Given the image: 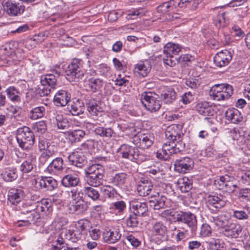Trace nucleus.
Listing matches in <instances>:
<instances>
[{
  "mask_svg": "<svg viewBox=\"0 0 250 250\" xmlns=\"http://www.w3.org/2000/svg\"><path fill=\"white\" fill-rule=\"evenodd\" d=\"M185 147V144L182 141V138L177 139L173 142H167L162 148L156 153L158 158L167 160L169 159L170 155L176 154L183 151Z\"/></svg>",
  "mask_w": 250,
  "mask_h": 250,
  "instance_id": "f257e3e1",
  "label": "nucleus"
},
{
  "mask_svg": "<svg viewBox=\"0 0 250 250\" xmlns=\"http://www.w3.org/2000/svg\"><path fill=\"white\" fill-rule=\"evenodd\" d=\"M119 149L123 158L137 163H141L149 158L147 155L140 153L137 148L126 144L121 145Z\"/></svg>",
  "mask_w": 250,
  "mask_h": 250,
  "instance_id": "f03ea898",
  "label": "nucleus"
},
{
  "mask_svg": "<svg viewBox=\"0 0 250 250\" xmlns=\"http://www.w3.org/2000/svg\"><path fill=\"white\" fill-rule=\"evenodd\" d=\"M16 138L19 146L22 149H30L34 144V133L30 128L27 126L18 129Z\"/></svg>",
  "mask_w": 250,
  "mask_h": 250,
  "instance_id": "7ed1b4c3",
  "label": "nucleus"
},
{
  "mask_svg": "<svg viewBox=\"0 0 250 250\" xmlns=\"http://www.w3.org/2000/svg\"><path fill=\"white\" fill-rule=\"evenodd\" d=\"M158 95L150 91L144 92L141 95V103L150 112H156L161 107Z\"/></svg>",
  "mask_w": 250,
  "mask_h": 250,
  "instance_id": "20e7f679",
  "label": "nucleus"
},
{
  "mask_svg": "<svg viewBox=\"0 0 250 250\" xmlns=\"http://www.w3.org/2000/svg\"><path fill=\"white\" fill-rule=\"evenodd\" d=\"M230 175L225 174L215 180L214 184L218 189L224 190L229 193H233L235 191L236 188H238L233 176L235 174L231 173Z\"/></svg>",
  "mask_w": 250,
  "mask_h": 250,
  "instance_id": "39448f33",
  "label": "nucleus"
},
{
  "mask_svg": "<svg viewBox=\"0 0 250 250\" xmlns=\"http://www.w3.org/2000/svg\"><path fill=\"white\" fill-rule=\"evenodd\" d=\"M181 47L179 44L169 42L164 46L163 55H160L156 57L155 61H163L164 62L169 61L170 62H174L172 59L174 58L173 55H176L181 51Z\"/></svg>",
  "mask_w": 250,
  "mask_h": 250,
  "instance_id": "423d86ee",
  "label": "nucleus"
},
{
  "mask_svg": "<svg viewBox=\"0 0 250 250\" xmlns=\"http://www.w3.org/2000/svg\"><path fill=\"white\" fill-rule=\"evenodd\" d=\"M57 80L53 74H46L42 76L41 79V86L40 94L41 96L48 95L52 89H54L56 85Z\"/></svg>",
  "mask_w": 250,
  "mask_h": 250,
  "instance_id": "0eeeda50",
  "label": "nucleus"
},
{
  "mask_svg": "<svg viewBox=\"0 0 250 250\" xmlns=\"http://www.w3.org/2000/svg\"><path fill=\"white\" fill-rule=\"evenodd\" d=\"M154 137L151 133L140 134L133 136L131 142L136 147L144 149L149 148L153 144Z\"/></svg>",
  "mask_w": 250,
  "mask_h": 250,
  "instance_id": "6e6552de",
  "label": "nucleus"
},
{
  "mask_svg": "<svg viewBox=\"0 0 250 250\" xmlns=\"http://www.w3.org/2000/svg\"><path fill=\"white\" fill-rule=\"evenodd\" d=\"M33 185L38 189L43 188L52 191L57 187V182L51 177H43L34 179Z\"/></svg>",
  "mask_w": 250,
  "mask_h": 250,
  "instance_id": "1a4fd4ad",
  "label": "nucleus"
},
{
  "mask_svg": "<svg viewBox=\"0 0 250 250\" xmlns=\"http://www.w3.org/2000/svg\"><path fill=\"white\" fill-rule=\"evenodd\" d=\"M227 203L226 197L222 195H209L208 197L206 204L210 210L216 212L224 207Z\"/></svg>",
  "mask_w": 250,
  "mask_h": 250,
  "instance_id": "9d476101",
  "label": "nucleus"
},
{
  "mask_svg": "<svg viewBox=\"0 0 250 250\" xmlns=\"http://www.w3.org/2000/svg\"><path fill=\"white\" fill-rule=\"evenodd\" d=\"M67 66L62 65V71L65 69L66 77L69 81H75L83 76L84 72L77 65V63H66Z\"/></svg>",
  "mask_w": 250,
  "mask_h": 250,
  "instance_id": "9b49d317",
  "label": "nucleus"
},
{
  "mask_svg": "<svg viewBox=\"0 0 250 250\" xmlns=\"http://www.w3.org/2000/svg\"><path fill=\"white\" fill-rule=\"evenodd\" d=\"M174 166L175 171L181 173H186L192 169L194 162L188 157H182L175 161Z\"/></svg>",
  "mask_w": 250,
  "mask_h": 250,
  "instance_id": "f8f14e48",
  "label": "nucleus"
},
{
  "mask_svg": "<svg viewBox=\"0 0 250 250\" xmlns=\"http://www.w3.org/2000/svg\"><path fill=\"white\" fill-rule=\"evenodd\" d=\"M4 10L10 16H15L22 14L25 6L21 3L8 0L3 3Z\"/></svg>",
  "mask_w": 250,
  "mask_h": 250,
  "instance_id": "ddd939ff",
  "label": "nucleus"
},
{
  "mask_svg": "<svg viewBox=\"0 0 250 250\" xmlns=\"http://www.w3.org/2000/svg\"><path fill=\"white\" fill-rule=\"evenodd\" d=\"M105 160V157L96 158L95 163L89 166L85 169V175H104V168L103 164Z\"/></svg>",
  "mask_w": 250,
  "mask_h": 250,
  "instance_id": "4468645a",
  "label": "nucleus"
},
{
  "mask_svg": "<svg viewBox=\"0 0 250 250\" xmlns=\"http://www.w3.org/2000/svg\"><path fill=\"white\" fill-rule=\"evenodd\" d=\"M178 223H182L186 224L191 230L197 229V220L196 215L189 211H181L178 221Z\"/></svg>",
  "mask_w": 250,
  "mask_h": 250,
  "instance_id": "2eb2a0df",
  "label": "nucleus"
},
{
  "mask_svg": "<svg viewBox=\"0 0 250 250\" xmlns=\"http://www.w3.org/2000/svg\"><path fill=\"white\" fill-rule=\"evenodd\" d=\"M89 222L86 219H80L75 224V228L78 234L69 230V233L71 236L70 239L72 241H75V239L78 240L82 238V233H86L87 228L89 227Z\"/></svg>",
  "mask_w": 250,
  "mask_h": 250,
  "instance_id": "dca6fc26",
  "label": "nucleus"
},
{
  "mask_svg": "<svg viewBox=\"0 0 250 250\" xmlns=\"http://www.w3.org/2000/svg\"><path fill=\"white\" fill-rule=\"evenodd\" d=\"M183 126L181 125L173 124L168 126L165 131L166 137L167 140L173 142L183 138Z\"/></svg>",
  "mask_w": 250,
  "mask_h": 250,
  "instance_id": "f3484780",
  "label": "nucleus"
},
{
  "mask_svg": "<svg viewBox=\"0 0 250 250\" xmlns=\"http://www.w3.org/2000/svg\"><path fill=\"white\" fill-rule=\"evenodd\" d=\"M242 230V227L239 224L230 220L223 233L228 237L237 238L239 237Z\"/></svg>",
  "mask_w": 250,
  "mask_h": 250,
  "instance_id": "a211bd4d",
  "label": "nucleus"
},
{
  "mask_svg": "<svg viewBox=\"0 0 250 250\" xmlns=\"http://www.w3.org/2000/svg\"><path fill=\"white\" fill-rule=\"evenodd\" d=\"M153 188V185L151 181L142 178L138 182L137 190L140 196L145 197L150 194Z\"/></svg>",
  "mask_w": 250,
  "mask_h": 250,
  "instance_id": "6ab92c4d",
  "label": "nucleus"
},
{
  "mask_svg": "<svg viewBox=\"0 0 250 250\" xmlns=\"http://www.w3.org/2000/svg\"><path fill=\"white\" fill-rule=\"evenodd\" d=\"M63 161L61 157L53 159L46 168V172L51 175H58L64 169Z\"/></svg>",
  "mask_w": 250,
  "mask_h": 250,
  "instance_id": "aec40b11",
  "label": "nucleus"
},
{
  "mask_svg": "<svg viewBox=\"0 0 250 250\" xmlns=\"http://www.w3.org/2000/svg\"><path fill=\"white\" fill-rule=\"evenodd\" d=\"M70 164L78 167H82L87 163V160L82 152L75 151L68 156Z\"/></svg>",
  "mask_w": 250,
  "mask_h": 250,
  "instance_id": "412c9836",
  "label": "nucleus"
},
{
  "mask_svg": "<svg viewBox=\"0 0 250 250\" xmlns=\"http://www.w3.org/2000/svg\"><path fill=\"white\" fill-rule=\"evenodd\" d=\"M130 205L133 212L135 214L139 216L146 215L148 207L146 202L135 199L130 202Z\"/></svg>",
  "mask_w": 250,
  "mask_h": 250,
  "instance_id": "4be33fe9",
  "label": "nucleus"
},
{
  "mask_svg": "<svg viewBox=\"0 0 250 250\" xmlns=\"http://www.w3.org/2000/svg\"><path fill=\"white\" fill-rule=\"evenodd\" d=\"M121 235L119 229L114 228L104 233L103 240L104 242L107 244H114L121 239Z\"/></svg>",
  "mask_w": 250,
  "mask_h": 250,
  "instance_id": "5701e85b",
  "label": "nucleus"
},
{
  "mask_svg": "<svg viewBox=\"0 0 250 250\" xmlns=\"http://www.w3.org/2000/svg\"><path fill=\"white\" fill-rule=\"evenodd\" d=\"M25 193L21 188H11L8 194V201L14 205H16L23 199Z\"/></svg>",
  "mask_w": 250,
  "mask_h": 250,
  "instance_id": "b1692460",
  "label": "nucleus"
},
{
  "mask_svg": "<svg viewBox=\"0 0 250 250\" xmlns=\"http://www.w3.org/2000/svg\"><path fill=\"white\" fill-rule=\"evenodd\" d=\"M225 117L229 122L235 124H239L243 119L241 113L234 108L228 109L225 113Z\"/></svg>",
  "mask_w": 250,
  "mask_h": 250,
  "instance_id": "393cba45",
  "label": "nucleus"
},
{
  "mask_svg": "<svg viewBox=\"0 0 250 250\" xmlns=\"http://www.w3.org/2000/svg\"><path fill=\"white\" fill-rule=\"evenodd\" d=\"M196 111L204 116H212L215 113L214 109L206 102H201L197 103L195 106Z\"/></svg>",
  "mask_w": 250,
  "mask_h": 250,
  "instance_id": "a878e982",
  "label": "nucleus"
},
{
  "mask_svg": "<svg viewBox=\"0 0 250 250\" xmlns=\"http://www.w3.org/2000/svg\"><path fill=\"white\" fill-rule=\"evenodd\" d=\"M79 175L75 173H68L64 176L62 179V184L66 188L75 187L80 183Z\"/></svg>",
  "mask_w": 250,
  "mask_h": 250,
  "instance_id": "bb28decb",
  "label": "nucleus"
},
{
  "mask_svg": "<svg viewBox=\"0 0 250 250\" xmlns=\"http://www.w3.org/2000/svg\"><path fill=\"white\" fill-rule=\"evenodd\" d=\"M70 99V94L65 90L59 91L54 96V103L57 106H63Z\"/></svg>",
  "mask_w": 250,
  "mask_h": 250,
  "instance_id": "cd10ccee",
  "label": "nucleus"
},
{
  "mask_svg": "<svg viewBox=\"0 0 250 250\" xmlns=\"http://www.w3.org/2000/svg\"><path fill=\"white\" fill-rule=\"evenodd\" d=\"M87 111L92 116H97L101 114L103 111V108L99 104V103L94 99H89L86 103Z\"/></svg>",
  "mask_w": 250,
  "mask_h": 250,
  "instance_id": "c85d7f7f",
  "label": "nucleus"
},
{
  "mask_svg": "<svg viewBox=\"0 0 250 250\" xmlns=\"http://www.w3.org/2000/svg\"><path fill=\"white\" fill-rule=\"evenodd\" d=\"M160 98L165 104H170L176 100V93L173 88H168L163 91Z\"/></svg>",
  "mask_w": 250,
  "mask_h": 250,
  "instance_id": "c756f323",
  "label": "nucleus"
},
{
  "mask_svg": "<svg viewBox=\"0 0 250 250\" xmlns=\"http://www.w3.org/2000/svg\"><path fill=\"white\" fill-rule=\"evenodd\" d=\"M84 110V107L83 102L78 99H74L71 104L69 109L71 113L74 116H78L83 114Z\"/></svg>",
  "mask_w": 250,
  "mask_h": 250,
  "instance_id": "7c9ffc66",
  "label": "nucleus"
},
{
  "mask_svg": "<svg viewBox=\"0 0 250 250\" xmlns=\"http://www.w3.org/2000/svg\"><path fill=\"white\" fill-rule=\"evenodd\" d=\"M245 133L240 131L237 128H233L229 130V136L239 145H242L246 143V139L244 136Z\"/></svg>",
  "mask_w": 250,
  "mask_h": 250,
  "instance_id": "2f4dec72",
  "label": "nucleus"
},
{
  "mask_svg": "<svg viewBox=\"0 0 250 250\" xmlns=\"http://www.w3.org/2000/svg\"><path fill=\"white\" fill-rule=\"evenodd\" d=\"M72 204L73 211L78 214L83 213L88 208L87 203L83 198L72 201Z\"/></svg>",
  "mask_w": 250,
  "mask_h": 250,
  "instance_id": "473e14b6",
  "label": "nucleus"
},
{
  "mask_svg": "<svg viewBox=\"0 0 250 250\" xmlns=\"http://www.w3.org/2000/svg\"><path fill=\"white\" fill-rule=\"evenodd\" d=\"M231 219L225 214H221L216 217H213L210 219V221L213 222L215 226L224 229L229 224Z\"/></svg>",
  "mask_w": 250,
  "mask_h": 250,
  "instance_id": "72a5a7b5",
  "label": "nucleus"
},
{
  "mask_svg": "<svg viewBox=\"0 0 250 250\" xmlns=\"http://www.w3.org/2000/svg\"><path fill=\"white\" fill-rule=\"evenodd\" d=\"M177 188L182 192L186 193L192 188L191 181L187 177L179 178L176 183Z\"/></svg>",
  "mask_w": 250,
  "mask_h": 250,
  "instance_id": "f704fd0d",
  "label": "nucleus"
},
{
  "mask_svg": "<svg viewBox=\"0 0 250 250\" xmlns=\"http://www.w3.org/2000/svg\"><path fill=\"white\" fill-rule=\"evenodd\" d=\"M150 69V63H137L134 71L137 76L145 77L147 75Z\"/></svg>",
  "mask_w": 250,
  "mask_h": 250,
  "instance_id": "c9c22d12",
  "label": "nucleus"
},
{
  "mask_svg": "<svg viewBox=\"0 0 250 250\" xmlns=\"http://www.w3.org/2000/svg\"><path fill=\"white\" fill-rule=\"evenodd\" d=\"M18 43L16 41H10L3 45L1 49H3V52L6 57H9L15 55V52L18 48Z\"/></svg>",
  "mask_w": 250,
  "mask_h": 250,
  "instance_id": "e433bc0d",
  "label": "nucleus"
},
{
  "mask_svg": "<svg viewBox=\"0 0 250 250\" xmlns=\"http://www.w3.org/2000/svg\"><path fill=\"white\" fill-rule=\"evenodd\" d=\"M231 59L230 52L225 50L217 53L213 58V61L214 62H229Z\"/></svg>",
  "mask_w": 250,
  "mask_h": 250,
  "instance_id": "4c0bfd02",
  "label": "nucleus"
},
{
  "mask_svg": "<svg viewBox=\"0 0 250 250\" xmlns=\"http://www.w3.org/2000/svg\"><path fill=\"white\" fill-rule=\"evenodd\" d=\"M152 231L153 233L155 235L164 236L167 234V229L164 224L159 221L153 224Z\"/></svg>",
  "mask_w": 250,
  "mask_h": 250,
  "instance_id": "58836bf2",
  "label": "nucleus"
},
{
  "mask_svg": "<svg viewBox=\"0 0 250 250\" xmlns=\"http://www.w3.org/2000/svg\"><path fill=\"white\" fill-rule=\"evenodd\" d=\"M250 208L248 206H245L244 210H233L232 216L239 220H246L249 218V212Z\"/></svg>",
  "mask_w": 250,
  "mask_h": 250,
  "instance_id": "ea45409f",
  "label": "nucleus"
},
{
  "mask_svg": "<svg viewBox=\"0 0 250 250\" xmlns=\"http://www.w3.org/2000/svg\"><path fill=\"white\" fill-rule=\"evenodd\" d=\"M103 81L100 79L90 78L88 81V85L90 90L96 92L101 90L103 86Z\"/></svg>",
  "mask_w": 250,
  "mask_h": 250,
  "instance_id": "a19ab883",
  "label": "nucleus"
},
{
  "mask_svg": "<svg viewBox=\"0 0 250 250\" xmlns=\"http://www.w3.org/2000/svg\"><path fill=\"white\" fill-rule=\"evenodd\" d=\"M85 135V132L81 129H76L69 133L68 137L71 143L80 142Z\"/></svg>",
  "mask_w": 250,
  "mask_h": 250,
  "instance_id": "79ce46f5",
  "label": "nucleus"
},
{
  "mask_svg": "<svg viewBox=\"0 0 250 250\" xmlns=\"http://www.w3.org/2000/svg\"><path fill=\"white\" fill-rule=\"evenodd\" d=\"M181 211L173 209H166L162 212V216L165 217H169V220L173 223H177Z\"/></svg>",
  "mask_w": 250,
  "mask_h": 250,
  "instance_id": "37998d69",
  "label": "nucleus"
},
{
  "mask_svg": "<svg viewBox=\"0 0 250 250\" xmlns=\"http://www.w3.org/2000/svg\"><path fill=\"white\" fill-rule=\"evenodd\" d=\"M94 133L101 137L110 138L114 133L113 130L110 127L106 128L104 126H98L94 129Z\"/></svg>",
  "mask_w": 250,
  "mask_h": 250,
  "instance_id": "c03bdc74",
  "label": "nucleus"
},
{
  "mask_svg": "<svg viewBox=\"0 0 250 250\" xmlns=\"http://www.w3.org/2000/svg\"><path fill=\"white\" fill-rule=\"evenodd\" d=\"M167 199L166 197L164 195H161V197L158 196L157 198L155 199L154 200H150V206L153 207V208L156 210H159L161 208L166 207V202Z\"/></svg>",
  "mask_w": 250,
  "mask_h": 250,
  "instance_id": "a18cd8bd",
  "label": "nucleus"
},
{
  "mask_svg": "<svg viewBox=\"0 0 250 250\" xmlns=\"http://www.w3.org/2000/svg\"><path fill=\"white\" fill-rule=\"evenodd\" d=\"M54 124L60 129H66L69 126V122L67 119L61 114H57L56 116Z\"/></svg>",
  "mask_w": 250,
  "mask_h": 250,
  "instance_id": "49530a36",
  "label": "nucleus"
},
{
  "mask_svg": "<svg viewBox=\"0 0 250 250\" xmlns=\"http://www.w3.org/2000/svg\"><path fill=\"white\" fill-rule=\"evenodd\" d=\"M222 88L221 93L218 95L219 101L228 99L233 93L232 86L228 84H224Z\"/></svg>",
  "mask_w": 250,
  "mask_h": 250,
  "instance_id": "de8ad7c7",
  "label": "nucleus"
},
{
  "mask_svg": "<svg viewBox=\"0 0 250 250\" xmlns=\"http://www.w3.org/2000/svg\"><path fill=\"white\" fill-rule=\"evenodd\" d=\"M45 111L43 106H38L34 108L29 113V117L32 120H37L43 117Z\"/></svg>",
  "mask_w": 250,
  "mask_h": 250,
  "instance_id": "09e8293b",
  "label": "nucleus"
},
{
  "mask_svg": "<svg viewBox=\"0 0 250 250\" xmlns=\"http://www.w3.org/2000/svg\"><path fill=\"white\" fill-rule=\"evenodd\" d=\"M28 219L20 220L18 221V226L19 227L27 226L32 223H34L36 220L40 218L39 214L36 211L30 212V215L28 216Z\"/></svg>",
  "mask_w": 250,
  "mask_h": 250,
  "instance_id": "8fccbe9b",
  "label": "nucleus"
},
{
  "mask_svg": "<svg viewBox=\"0 0 250 250\" xmlns=\"http://www.w3.org/2000/svg\"><path fill=\"white\" fill-rule=\"evenodd\" d=\"M214 22L218 28L225 26L229 23V19L226 17V13L223 12L217 15L214 19Z\"/></svg>",
  "mask_w": 250,
  "mask_h": 250,
  "instance_id": "3c124183",
  "label": "nucleus"
},
{
  "mask_svg": "<svg viewBox=\"0 0 250 250\" xmlns=\"http://www.w3.org/2000/svg\"><path fill=\"white\" fill-rule=\"evenodd\" d=\"M127 179V175L124 172L117 173L112 179V183L118 187H122Z\"/></svg>",
  "mask_w": 250,
  "mask_h": 250,
  "instance_id": "603ef678",
  "label": "nucleus"
},
{
  "mask_svg": "<svg viewBox=\"0 0 250 250\" xmlns=\"http://www.w3.org/2000/svg\"><path fill=\"white\" fill-rule=\"evenodd\" d=\"M87 183L92 187H98L102 184L104 175H85Z\"/></svg>",
  "mask_w": 250,
  "mask_h": 250,
  "instance_id": "864d4df0",
  "label": "nucleus"
},
{
  "mask_svg": "<svg viewBox=\"0 0 250 250\" xmlns=\"http://www.w3.org/2000/svg\"><path fill=\"white\" fill-rule=\"evenodd\" d=\"M83 192L85 195L94 201L97 200L100 197L99 192L92 187H85Z\"/></svg>",
  "mask_w": 250,
  "mask_h": 250,
  "instance_id": "5fc2aeb1",
  "label": "nucleus"
},
{
  "mask_svg": "<svg viewBox=\"0 0 250 250\" xmlns=\"http://www.w3.org/2000/svg\"><path fill=\"white\" fill-rule=\"evenodd\" d=\"M17 178L16 169L13 168H7L3 173V178L5 181L12 182Z\"/></svg>",
  "mask_w": 250,
  "mask_h": 250,
  "instance_id": "6e6d98bb",
  "label": "nucleus"
},
{
  "mask_svg": "<svg viewBox=\"0 0 250 250\" xmlns=\"http://www.w3.org/2000/svg\"><path fill=\"white\" fill-rule=\"evenodd\" d=\"M8 98L12 102H19L20 101L19 92L14 87H10L6 90Z\"/></svg>",
  "mask_w": 250,
  "mask_h": 250,
  "instance_id": "4d7b16f0",
  "label": "nucleus"
},
{
  "mask_svg": "<svg viewBox=\"0 0 250 250\" xmlns=\"http://www.w3.org/2000/svg\"><path fill=\"white\" fill-rule=\"evenodd\" d=\"M137 216V215L133 213V214H130L126 219L125 223L128 227L136 228L138 226L140 221Z\"/></svg>",
  "mask_w": 250,
  "mask_h": 250,
  "instance_id": "13d9d810",
  "label": "nucleus"
},
{
  "mask_svg": "<svg viewBox=\"0 0 250 250\" xmlns=\"http://www.w3.org/2000/svg\"><path fill=\"white\" fill-rule=\"evenodd\" d=\"M237 177L239 178V181L242 183L246 185H250V170L240 171Z\"/></svg>",
  "mask_w": 250,
  "mask_h": 250,
  "instance_id": "bf43d9fd",
  "label": "nucleus"
},
{
  "mask_svg": "<svg viewBox=\"0 0 250 250\" xmlns=\"http://www.w3.org/2000/svg\"><path fill=\"white\" fill-rule=\"evenodd\" d=\"M55 242V245H52V250H72L67 247L62 238H60Z\"/></svg>",
  "mask_w": 250,
  "mask_h": 250,
  "instance_id": "052dcab7",
  "label": "nucleus"
},
{
  "mask_svg": "<svg viewBox=\"0 0 250 250\" xmlns=\"http://www.w3.org/2000/svg\"><path fill=\"white\" fill-rule=\"evenodd\" d=\"M34 164L33 160L28 159L24 161L20 166V170L22 173H28L30 172L33 168Z\"/></svg>",
  "mask_w": 250,
  "mask_h": 250,
  "instance_id": "680f3d73",
  "label": "nucleus"
},
{
  "mask_svg": "<svg viewBox=\"0 0 250 250\" xmlns=\"http://www.w3.org/2000/svg\"><path fill=\"white\" fill-rule=\"evenodd\" d=\"M7 114L12 117L19 116L21 113V108L17 106L11 105L6 108Z\"/></svg>",
  "mask_w": 250,
  "mask_h": 250,
  "instance_id": "e2e57ef3",
  "label": "nucleus"
},
{
  "mask_svg": "<svg viewBox=\"0 0 250 250\" xmlns=\"http://www.w3.org/2000/svg\"><path fill=\"white\" fill-rule=\"evenodd\" d=\"M101 191L105 198H111L114 195L115 190L109 186H104L101 188Z\"/></svg>",
  "mask_w": 250,
  "mask_h": 250,
  "instance_id": "0e129e2a",
  "label": "nucleus"
},
{
  "mask_svg": "<svg viewBox=\"0 0 250 250\" xmlns=\"http://www.w3.org/2000/svg\"><path fill=\"white\" fill-rule=\"evenodd\" d=\"M127 242L133 247L137 248L139 247L142 243L141 240L133 234H129L126 237Z\"/></svg>",
  "mask_w": 250,
  "mask_h": 250,
  "instance_id": "69168bd1",
  "label": "nucleus"
},
{
  "mask_svg": "<svg viewBox=\"0 0 250 250\" xmlns=\"http://www.w3.org/2000/svg\"><path fill=\"white\" fill-rule=\"evenodd\" d=\"M211 233V229L210 227L206 223L202 224L200 228V236L203 237H207L209 236Z\"/></svg>",
  "mask_w": 250,
  "mask_h": 250,
  "instance_id": "338daca9",
  "label": "nucleus"
},
{
  "mask_svg": "<svg viewBox=\"0 0 250 250\" xmlns=\"http://www.w3.org/2000/svg\"><path fill=\"white\" fill-rule=\"evenodd\" d=\"M209 247L210 250H223V247L221 246L220 240L218 239H212L210 241Z\"/></svg>",
  "mask_w": 250,
  "mask_h": 250,
  "instance_id": "774afa93",
  "label": "nucleus"
}]
</instances>
